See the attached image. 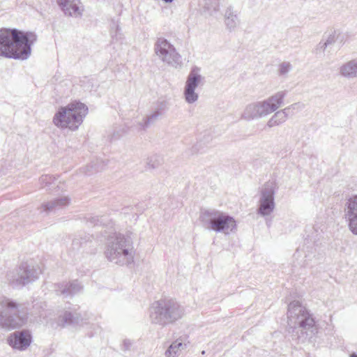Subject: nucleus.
Instances as JSON below:
<instances>
[{
  "mask_svg": "<svg viewBox=\"0 0 357 357\" xmlns=\"http://www.w3.org/2000/svg\"><path fill=\"white\" fill-rule=\"evenodd\" d=\"M37 36L31 31L16 29L0 30V56L14 59L25 60L31 53V46Z\"/></svg>",
  "mask_w": 357,
  "mask_h": 357,
  "instance_id": "1",
  "label": "nucleus"
},
{
  "mask_svg": "<svg viewBox=\"0 0 357 357\" xmlns=\"http://www.w3.org/2000/svg\"><path fill=\"white\" fill-rule=\"evenodd\" d=\"M287 324L292 338L302 342L312 337L317 331L312 315L298 301H294L288 305Z\"/></svg>",
  "mask_w": 357,
  "mask_h": 357,
  "instance_id": "2",
  "label": "nucleus"
},
{
  "mask_svg": "<svg viewBox=\"0 0 357 357\" xmlns=\"http://www.w3.org/2000/svg\"><path fill=\"white\" fill-rule=\"evenodd\" d=\"M135 251L131 234L114 232L106 238L105 255L111 262L121 266L133 261Z\"/></svg>",
  "mask_w": 357,
  "mask_h": 357,
  "instance_id": "3",
  "label": "nucleus"
},
{
  "mask_svg": "<svg viewBox=\"0 0 357 357\" xmlns=\"http://www.w3.org/2000/svg\"><path fill=\"white\" fill-rule=\"evenodd\" d=\"M184 314L183 307L174 299H160L154 302L150 308L151 322L165 327L181 319Z\"/></svg>",
  "mask_w": 357,
  "mask_h": 357,
  "instance_id": "4",
  "label": "nucleus"
},
{
  "mask_svg": "<svg viewBox=\"0 0 357 357\" xmlns=\"http://www.w3.org/2000/svg\"><path fill=\"white\" fill-rule=\"evenodd\" d=\"M286 94V91H280L263 100L249 103L243 109L241 118L252 121L267 116L283 105Z\"/></svg>",
  "mask_w": 357,
  "mask_h": 357,
  "instance_id": "5",
  "label": "nucleus"
},
{
  "mask_svg": "<svg viewBox=\"0 0 357 357\" xmlns=\"http://www.w3.org/2000/svg\"><path fill=\"white\" fill-rule=\"evenodd\" d=\"M27 312L22 304L6 298H0V327L8 330L20 328L27 321Z\"/></svg>",
  "mask_w": 357,
  "mask_h": 357,
  "instance_id": "6",
  "label": "nucleus"
},
{
  "mask_svg": "<svg viewBox=\"0 0 357 357\" xmlns=\"http://www.w3.org/2000/svg\"><path fill=\"white\" fill-rule=\"evenodd\" d=\"M199 220L207 229L229 235L236 230V222L234 218L223 211L209 208L202 210Z\"/></svg>",
  "mask_w": 357,
  "mask_h": 357,
  "instance_id": "7",
  "label": "nucleus"
},
{
  "mask_svg": "<svg viewBox=\"0 0 357 357\" xmlns=\"http://www.w3.org/2000/svg\"><path fill=\"white\" fill-rule=\"evenodd\" d=\"M88 113V107L80 102H73L61 107L53 118L54 124L60 128L77 130Z\"/></svg>",
  "mask_w": 357,
  "mask_h": 357,
  "instance_id": "8",
  "label": "nucleus"
},
{
  "mask_svg": "<svg viewBox=\"0 0 357 357\" xmlns=\"http://www.w3.org/2000/svg\"><path fill=\"white\" fill-rule=\"evenodd\" d=\"M276 184L273 181L266 182L260 188L257 213L263 217L270 215L275 207V194Z\"/></svg>",
  "mask_w": 357,
  "mask_h": 357,
  "instance_id": "9",
  "label": "nucleus"
},
{
  "mask_svg": "<svg viewBox=\"0 0 357 357\" xmlns=\"http://www.w3.org/2000/svg\"><path fill=\"white\" fill-rule=\"evenodd\" d=\"M40 272L38 268L27 264H22L15 271L10 272L7 277L11 285L19 287L36 280Z\"/></svg>",
  "mask_w": 357,
  "mask_h": 357,
  "instance_id": "10",
  "label": "nucleus"
},
{
  "mask_svg": "<svg viewBox=\"0 0 357 357\" xmlns=\"http://www.w3.org/2000/svg\"><path fill=\"white\" fill-rule=\"evenodd\" d=\"M156 55L165 63L175 68L182 65L181 56L175 47L167 40L159 38L154 47Z\"/></svg>",
  "mask_w": 357,
  "mask_h": 357,
  "instance_id": "11",
  "label": "nucleus"
},
{
  "mask_svg": "<svg viewBox=\"0 0 357 357\" xmlns=\"http://www.w3.org/2000/svg\"><path fill=\"white\" fill-rule=\"evenodd\" d=\"M344 218L349 230L357 236V195L347 200L344 206Z\"/></svg>",
  "mask_w": 357,
  "mask_h": 357,
  "instance_id": "12",
  "label": "nucleus"
},
{
  "mask_svg": "<svg viewBox=\"0 0 357 357\" xmlns=\"http://www.w3.org/2000/svg\"><path fill=\"white\" fill-rule=\"evenodd\" d=\"M32 337L28 330L15 331L10 335L8 342L10 347L20 351L26 350L31 343Z\"/></svg>",
  "mask_w": 357,
  "mask_h": 357,
  "instance_id": "13",
  "label": "nucleus"
},
{
  "mask_svg": "<svg viewBox=\"0 0 357 357\" xmlns=\"http://www.w3.org/2000/svg\"><path fill=\"white\" fill-rule=\"evenodd\" d=\"M65 15L78 17L82 15L84 6L80 0H56Z\"/></svg>",
  "mask_w": 357,
  "mask_h": 357,
  "instance_id": "14",
  "label": "nucleus"
},
{
  "mask_svg": "<svg viewBox=\"0 0 357 357\" xmlns=\"http://www.w3.org/2000/svg\"><path fill=\"white\" fill-rule=\"evenodd\" d=\"M299 108V103H294L283 109L274 112V114L267 121L268 128H273L284 123L288 119L290 114Z\"/></svg>",
  "mask_w": 357,
  "mask_h": 357,
  "instance_id": "15",
  "label": "nucleus"
},
{
  "mask_svg": "<svg viewBox=\"0 0 357 357\" xmlns=\"http://www.w3.org/2000/svg\"><path fill=\"white\" fill-rule=\"evenodd\" d=\"M82 289V287L77 280L70 282L59 283L55 285L56 294L58 295H63L64 297L73 296L79 292Z\"/></svg>",
  "mask_w": 357,
  "mask_h": 357,
  "instance_id": "16",
  "label": "nucleus"
},
{
  "mask_svg": "<svg viewBox=\"0 0 357 357\" xmlns=\"http://www.w3.org/2000/svg\"><path fill=\"white\" fill-rule=\"evenodd\" d=\"M70 203V199L67 196L61 197L52 201L45 202L42 204L43 211L52 212L56 210L62 209L68 206Z\"/></svg>",
  "mask_w": 357,
  "mask_h": 357,
  "instance_id": "17",
  "label": "nucleus"
},
{
  "mask_svg": "<svg viewBox=\"0 0 357 357\" xmlns=\"http://www.w3.org/2000/svg\"><path fill=\"white\" fill-rule=\"evenodd\" d=\"M185 337H180L175 340L165 352V357H178L181 351L187 348Z\"/></svg>",
  "mask_w": 357,
  "mask_h": 357,
  "instance_id": "18",
  "label": "nucleus"
},
{
  "mask_svg": "<svg viewBox=\"0 0 357 357\" xmlns=\"http://www.w3.org/2000/svg\"><path fill=\"white\" fill-rule=\"evenodd\" d=\"M83 319L80 318L79 314H72L66 311L62 315H60L57 320V325L59 326H65L68 324H82Z\"/></svg>",
  "mask_w": 357,
  "mask_h": 357,
  "instance_id": "19",
  "label": "nucleus"
},
{
  "mask_svg": "<svg viewBox=\"0 0 357 357\" xmlns=\"http://www.w3.org/2000/svg\"><path fill=\"white\" fill-rule=\"evenodd\" d=\"M204 77L199 73V68L195 67L190 72L185 86L195 90L199 85L202 84Z\"/></svg>",
  "mask_w": 357,
  "mask_h": 357,
  "instance_id": "20",
  "label": "nucleus"
},
{
  "mask_svg": "<svg viewBox=\"0 0 357 357\" xmlns=\"http://www.w3.org/2000/svg\"><path fill=\"white\" fill-rule=\"evenodd\" d=\"M340 73L347 78L357 77V65L355 59L349 61L340 68Z\"/></svg>",
  "mask_w": 357,
  "mask_h": 357,
  "instance_id": "21",
  "label": "nucleus"
},
{
  "mask_svg": "<svg viewBox=\"0 0 357 357\" xmlns=\"http://www.w3.org/2000/svg\"><path fill=\"white\" fill-rule=\"evenodd\" d=\"M165 109V104L164 102L161 103V105L152 114L144 118L142 122L139 123V125L142 126L143 129L148 127L150 124L155 122L159 116L162 114L160 110Z\"/></svg>",
  "mask_w": 357,
  "mask_h": 357,
  "instance_id": "22",
  "label": "nucleus"
},
{
  "mask_svg": "<svg viewBox=\"0 0 357 357\" xmlns=\"http://www.w3.org/2000/svg\"><path fill=\"white\" fill-rule=\"evenodd\" d=\"M39 183L41 188L47 190H52L58 187L56 178L50 175H43L40 176Z\"/></svg>",
  "mask_w": 357,
  "mask_h": 357,
  "instance_id": "23",
  "label": "nucleus"
},
{
  "mask_svg": "<svg viewBox=\"0 0 357 357\" xmlns=\"http://www.w3.org/2000/svg\"><path fill=\"white\" fill-rule=\"evenodd\" d=\"M239 21L237 15L231 8H228L225 12V24L229 29H234L238 24Z\"/></svg>",
  "mask_w": 357,
  "mask_h": 357,
  "instance_id": "24",
  "label": "nucleus"
},
{
  "mask_svg": "<svg viewBox=\"0 0 357 357\" xmlns=\"http://www.w3.org/2000/svg\"><path fill=\"white\" fill-rule=\"evenodd\" d=\"M163 163L162 158L158 154H152L147 157L146 164L148 169H156Z\"/></svg>",
  "mask_w": 357,
  "mask_h": 357,
  "instance_id": "25",
  "label": "nucleus"
},
{
  "mask_svg": "<svg viewBox=\"0 0 357 357\" xmlns=\"http://www.w3.org/2000/svg\"><path fill=\"white\" fill-rule=\"evenodd\" d=\"M183 94L185 100L188 103L192 104L198 100V93L195 92V90L191 88L185 86Z\"/></svg>",
  "mask_w": 357,
  "mask_h": 357,
  "instance_id": "26",
  "label": "nucleus"
},
{
  "mask_svg": "<svg viewBox=\"0 0 357 357\" xmlns=\"http://www.w3.org/2000/svg\"><path fill=\"white\" fill-rule=\"evenodd\" d=\"M291 69L292 66L289 62L283 61L278 66V73L280 76H286Z\"/></svg>",
  "mask_w": 357,
  "mask_h": 357,
  "instance_id": "27",
  "label": "nucleus"
},
{
  "mask_svg": "<svg viewBox=\"0 0 357 357\" xmlns=\"http://www.w3.org/2000/svg\"><path fill=\"white\" fill-rule=\"evenodd\" d=\"M330 47L324 40H321L317 45L314 52L317 55L321 56L325 55L326 51Z\"/></svg>",
  "mask_w": 357,
  "mask_h": 357,
  "instance_id": "28",
  "label": "nucleus"
},
{
  "mask_svg": "<svg viewBox=\"0 0 357 357\" xmlns=\"http://www.w3.org/2000/svg\"><path fill=\"white\" fill-rule=\"evenodd\" d=\"M324 42H325L329 47H331L334 45L337 40L335 32H333L329 34L325 39H323Z\"/></svg>",
  "mask_w": 357,
  "mask_h": 357,
  "instance_id": "29",
  "label": "nucleus"
},
{
  "mask_svg": "<svg viewBox=\"0 0 357 357\" xmlns=\"http://www.w3.org/2000/svg\"><path fill=\"white\" fill-rule=\"evenodd\" d=\"M86 243V241H82L81 238H75L73 240L72 247L74 250H79L84 244Z\"/></svg>",
  "mask_w": 357,
  "mask_h": 357,
  "instance_id": "30",
  "label": "nucleus"
},
{
  "mask_svg": "<svg viewBox=\"0 0 357 357\" xmlns=\"http://www.w3.org/2000/svg\"><path fill=\"white\" fill-rule=\"evenodd\" d=\"M132 344V342L130 340H124L123 343V349L125 351L129 350Z\"/></svg>",
  "mask_w": 357,
  "mask_h": 357,
  "instance_id": "31",
  "label": "nucleus"
},
{
  "mask_svg": "<svg viewBox=\"0 0 357 357\" xmlns=\"http://www.w3.org/2000/svg\"><path fill=\"white\" fill-rule=\"evenodd\" d=\"M100 222V220L98 217H92L91 218V222L94 225H98V222ZM102 220L100 221V223H102Z\"/></svg>",
  "mask_w": 357,
  "mask_h": 357,
  "instance_id": "32",
  "label": "nucleus"
},
{
  "mask_svg": "<svg viewBox=\"0 0 357 357\" xmlns=\"http://www.w3.org/2000/svg\"><path fill=\"white\" fill-rule=\"evenodd\" d=\"M163 1H165V3H172L173 1V0H162Z\"/></svg>",
  "mask_w": 357,
  "mask_h": 357,
  "instance_id": "33",
  "label": "nucleus"
},
{
  "mask_svg": "<svg viewBox=\"0 0 357 357\" xmlns=\"http://www.w3.org/2000/svg\"><path fill=\"white\" fill-rule=\"evenodd\" d=\"M350 357H357V354L355 353H353L350 355Z\"/></svg>",
  "mask_w": 357,
  "mask_h": 357,
  "instance_id": "34",
  "label": "nucleus"
},
{
  "mask_svg": "<svg viewBox=\"0 0 357 357\" xmlns=\"http://www.w3.org/2000/svg\"><path fill=\"white\" fill-rule=\"evenodd\" d=\"M355 60H356V65H357V59H355Z\"/></svg>",
  "mask_w": 357,
  "mask_h": 357,
  "instance_id": "35",
  "label": "nucleus"
}]
</instances>
